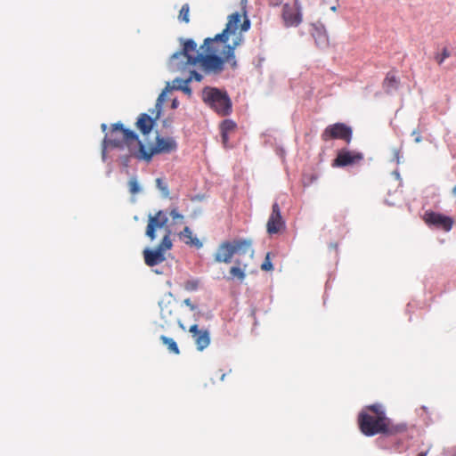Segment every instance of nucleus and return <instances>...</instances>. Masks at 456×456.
Returning <instances> with one entry per match:
<instances>
[{"instance_id": "nucleus-1", "label": "nucleus", "mask_w": 456, "mask_h": 456, "mask_svg": "<svg viewBox=\"0 0 456 456\" xmlns=\"http://www.w3.org/2000/svg\"><path fill=\"white\" fill-rule=\"evenodd\" d=\"M249 28L250 20L243 5L241 12H236L228 16L225 28L221 33L204 40L200 46L203 53H199L193 39L183 40V48L169 58L168 68L183 70L199 64L206 73L214 75L222 73L225 63L236 69L234 51L244 40L242 32L248 31Z\"/></svg>"}, {"instance_id": "nucleus-2", "label": "nucleus", "mask_w": 456, "mask_h": 456, "mask_svg": "<svg viewBox=\"0 0 456 456\" xmlns=\"http://www.w3.org/2000/svg\"><path fill=\"white\" fill-rule=\"evenodd\" d=\"M140 143L142 142L138 139L137 134L134 131L125 128L123 124L119 122L115 123L111 126L110 134H106L103 139L102 153L103 155L105 154V150L108 147L119 149L127 147L131 155L134 156V152H138V151H134L132 145L136 144L138 150H140Z\"/></svg>"}, {"instance_id": "nucleus-3", "label": "nucleus", "mask_w": 456, "mask_h": 456, "mask_svg": "<svg viewBox=\"0 0 456 456\" xmlns=\"http://www.w3.org/2000/svg\"><path fill=\"white\" fill-rule=\"evenodd\" d=\"M368 410L373 412V415L362 411L359 415L360 429L367 436H372L377 434L387 432L389 419L386 417L382 406L373 404L368 407Z\"/></svg>"}, {"instance_id": "nucleus-4", "label": "nucleus", "mask_w": 456, "mask_h": 456, "mask_svg": "<svg viewBox=\"0 0 456 456\" xmlns=\"http://www.w3.org/2000/svg\"><path fill=\"white\" fill-rule=\"evenodd\" d=\"M201 99L206 105L221 117H225L232 113V101L225 90L205 86L201 93Z\"/></svg>"}, {"instance_id": "nucleus-5", "label": "nucleus", "mask_w": 456, "mask_h": 456, "mask_svg": "<svg viewBox=\"0 0 456 456\" xmlns=\"http://www.w3.org/2000/svg\"><path fill=\"white\" fill-rule=\"evenodd\" d=\"M252 257L254 250L252 249V240L250 239H239L234 240L232 242L224 241L222 242L214 257L217 263H231L235 254H247Z\"/></svg>"}, {"instance_id": "nucleus-6", "label": "nucleus", "mask_w": 456, "mask_h": 456, "mask_svg": "<svg viewBox=\"0 0 456 456\" xmlns=\"http://www.w3.org/2000/svg\"><path fill=\"white\" fill-rule=\"evenodd\" d=\"M177 144L173 138L159 137L156 138L155 146L147 149L143 143H140V150L134 152V157L138 159L150 161L153 155L159 153H170L175 151Z\"/></svg>"}, {"instance_id": "nucleus-7", "label": "nucleus", "mask_w": 456, "mask_h": 456, "mask_svg": "<svg viewBox=\"0 0 456 456\" xmlns=\"http://www.w3.org/2000/svg\"><path fill=\"white\" fill-rule=\"evenodd\" d=\"M171 231L167 230L160 243L155 248H146L142 254L145 264L150 266H155L166 260V253L172 248L173 243L170 239Z\"/></svg>"}, {"instance_id": "nucleus-8", "label": "nucleus", "mask_w": 456, "mask_h": 456, "mask_svg": "<svg viewBox=\"0 0 456 456\" xmlns=\"http://www.w3.org/2000/svg\"><path fill=\"white\" fill-rule=\"evenodd\" d=\"M164 94L165 92L159 94L156 103V116L154 118H152L150 115L146 113H142L139 116L137 122H136V127L143 134H148L155 123V120L159 118L160 111H161V105L164 102ZM155 112V110L152 111V113Z\"/></svg>"}, {"instance_id": "nucleus-9", "label": "nucleus", "mask_w": 456, "mask_h": 456, "mask_svg": "<svg viewBox=\"0 0 456 456\" xmlns=\"http://www.w3.org/2000/svg\"><path fill=\"white\" fill-rule=\"evenodd\" d=\"M322 139L328 141L330 139H344L350 142L352 139V129L344 123H336L329 126L322 133Z\"/></svg>"}, {"instance_id": "nucleus-10", "label": "nucleus", "mask_w": 456, "mask_h": 456, "mask_svg": "<svg viewBox=\"0 0 456 456\" xmlns=\"http://www.w3.org/2000/svg\"><path fill=\"white\" fill-rule=\"evenodd\" d=\"M168 218L162 211H158L154 216H149L148 224L145 235L152 241L156 239V231L158 228H163L167 225Z\"/></svg>"}, {"instance_id": "nucleus-11", "label": "nucleus", "mask_w": 456, "mask_h": 456, "mask_svg": "<svg viewBox=\"0 0 456 456\" xmlns=\"http://www.w3.org/2000/svg\"><path fill=\"white\" fill-rule=\"evenodd\" d=\"M189 331L191 333L193 340L199 351H203L210 344V334L206 329H199L197 324L190 327Z\"/></svg>"}, {"instance_id": "nucleus-12", "label": "nucleus", "mask_w": 456, "mask_h": 456, "mask_svg": "<svg viewBox=\"0 0 456 456\" xmlns=\"http://www.w3.org/2000/svg\"><path fill=\"white\" fill-rule=\"evenodd\" d=\"M424 219L428 224L442 227L446 232L451 231L453 224L451 217L435 212L426 213Z\"/></svg>"}, {"instance_id": "nucleus-13", "label": "nucleus", "mask_w": 456, "mask_h": 456, "mask_svg": "<svg viewBox=\"0 0 456 456\" xmlns=\"http://www.w3.org/2000/svg\"><path fill=\"white\" fill-rule=\"evenodd\" d=\"M312 37L319 48H327L330 45V39L324 25L317 21L312 24Z\"/></svg>"}, {"instance_id": "nucleus-14", "label": "nucleus", "mask_w": 456, "mask_h": 456, "mask_svg": "<svg viewBox=\"0 0 456 456\" xmlns=\"http://www.w3.org/2000/svg\"><path fill=\"white\" fill-rule=\"evenodd\" d=\"M281 224V214L278 203L273 205L272 214L268 219L266 228L269 234H275L279 232Z\"/></svg>"}, {"instance_id": "nucleus-15", "label": "nucleus", "mask_w": 456, "mask_h": 456, "mask_svg": "<svg viewBox=\"0 0 456 456\" xmlns=\"http://www.w3.org/2000/svg\"><path fill=\"white\" fill-rule=\"evenodd\" d=\"M362 159L361 153L353 154L348 151H341L338 152L337 159L334 160V165L338 167H345L351 165Z\"/></svg>"}, {"instance_id": "nucleus-16", "label": "nucleus", "mask_w": 456, "mask_h": 456, "mask_svg": "<svg viewBox=\"0 0 456 456\" xmlns=\"http://www.w3.org/2000/svg\"><path fill=\"white\" fill-rule=\"evenodd\" d=\"M303 14L301 6L298 4V1L296 0L295 7L293 10L287 11V27L293 26L297 27L302 22Z\"/></svg>"}, {"instance_id": "nucleus-17", "label": "nucleus", "mask_w": 456, "mask_h": 456, "mask_svg": "<svg viewBox=\"0 0 456 456\" xmlns=\"http://www.w3.org/2000/svg\"><path fill=\"white\" fill-rule=\"evenodd\" d=\"M160 315L166 322H169L175 319L174 311L175 310V304L172 300H162L159 303Z\"/></svg>"}, {"instance_id": "nucleus-18", "label": "nucleus", "mask_w": 456, "mask_h": 456, "mask_svg": "<svg viewBox=\"0 0 456 456\" xmlns=\"http://www.w3.org/2000/svg\"><path fill=\"white\" fill-rule=\"evenodd\" d=\"M179 238L187 245L195 246L198 248L202 247V242L197 237H193L192 232L188 226H185L179 233Z\"/></svg>"}, {"instance_id": "nucleus-19", "label": "nucleus", "mask_w": 456, "mask_h": 456, "mask_svg": "<svg viewBox=\"0 0 456 456\" xmlns=\"http://www.w3.org/2000/svg\"><path fill=\"white\" fill-rule=\"evenodd\" d=\"M247 265H242L239 260L236 261V265L230 268V274L232 278H237L242 281L246 277Z\"/></svg>"}, {"instance_id": "nucleus-20", "label": "nucleus", "mask_w": 456, "mask_h": 456, "mask_svg": "<svg viewBox=\"0 0 456 456\" xmlns=\"http://www.w3.org/2000/svg\"><path fill=\"white\" fill-rule=\"evenodd\" d=\"M159 338H160L161 342L167 347V350L169 351V353L174 354H180V349H179L176 342L173 338H168L164 335L160 336Z\"/></svg>"}, {"instance_id": "nucleus-21", "label": "nucleus", "mask_w": 456, "mask_h": 456, "mask_svg": "<svg viewBox=\"0 0 456 456\" xmlns=\"http://www.w3.org/2000/svg\"><path fill=\"white\" fill-rule=\"evenodd\" d=\"M384 86L387 93H392L398 86V81L395 76L392 73H388L386 79L384 80Z\"/></svg>"}, {"instance_id": "nucleus-22", "label": "nucleus", "mask_w": 456, "mask_h": 456, "mask_svg": "<svg viewBox=\"0 0 456 456\" xmlns=\"http://www.w3.org/2000/svg\"><path fill=\"white\" fill-rule=\"evenodd\" d=\"M237 127V125L234 121L232 119H224L220 124V130L221 132L226 133V134H232L235 131Z\"/></svg>"}, {"instance_id": "nucleus-23", "label": "nucleus", "mask_w": 456, "mask_h": 456, "mask_svg": "<svg viewBox=\"0 0 456 456\" xmlns=\"http://www.w3.org/2000/svg\"><path fill=\"white\" fill-rule=\"evenodd\" d=\"M195 66H190V68L186 69H183V70H174V72H184V71H188L190 73V76L187 77V79L189 80V83L194 79L198 82H200L202 79H203V76L200 73H198L197 71H195L194 69H191L192 68H194ZM170 70L173 71L172 69L169 68Z\"/></svg>"}, {"instance_id": "nucleus-24", "label": "nucleus", "mask_w": 456, "mask_h": 456, "mask_svg": "<svg viewBox=\"0 0 456 456\" xmlns=\"http://www.w3.org/2000/svg\"><path fill=\"white\" fill-rule=\"evenodd\" d=\"M178 19L180 21L185 23H188L190 21V5L188 4H183L179 12Z\"/></svg>"}, {"instance_id": "nucleus-25", "label": "nucleus", "mask_w": 456, "mask_h": 456, "mask_svg": "<svg viewBox=\"0 0 456 456\" xmlns=\"http://www.w3.org/2000/svg\"><path fill=\"white\" fill-rule=\"evenodd\" d=\"M128 188H129V191L134 195L140 191V190H141L140 185H139L137 178L135 176L131 177L129 179Z\"/></svg>"}, {"instance_id": "nucleus-26", "label": "nucleus", "mask_w": 456, "mask_h": 456, "mask_svg": "<svg viewBox=\"0 0 456 456\" xmlns=\"http://www.w3.org/2000/svg\"><path fill=\"white\" fill-rule=\"evenodd\" d=\"M157 187L159 189V191L162 192V194L165 197H168L169 195V190L166 183L163 182L161 178L156 179Z\"/></svg>"}, {"instance_id": "nucleus-27", "label": "nucleus", "mask_w": 456, "mask_h": 456, "mask_svg": "<svg viewBox=\"0 0 456 456\" xmlns=\"http://www.w3.org/2000/svg\"><path fill=\"white\" fill-rule=\"evenodd\" d=\"M170 216L173 219L174 223L183 224V216L181 215L176 208H174L170 211Z\"/></svg>"}, {"instance_id": "nucleus-28", "label": "nucleus", "mask_w": 456, "mask_h": 456, "mask_svg": "<svg viewBox=\"0 0 456 456\" xmlns=\"http://www.w3.org/2000/svg\"><path fill=\"white\" fill-rule=\"evenodd\" d=\"M261 269L265 272L273 270V265H272V262L270 259V253L266 254V256H265L263 264L261 265Z\"/></svg>"}, {"instance_id": "nucleus-29", "label": "nucleus", "mask_w": 456, "mask_h": 456, "mask_svg": "<svg viewBox=\"0 0 456 456\" xmlns=\"http://www.w3.org/2000/svg\"><path fill=\"white\" fill-rule=\"evenodd\" d=\"M451 55L450 52L448 51L447 48H444L443 49V52L441 54H436L435 56V59L436 61L439 63V64H442L444 62V61L448 58L449 56Z\"/></svg>"}, {"instance_id": "nucleus-30", "label": "nucleus", "mask_w": 456, "mask_h": 456, "mask_svg": "<svg viewBox=\"0 0 456 456\" xmlns=\"http://www.w3.org/2000/svg\"><path fill=\"white\" fill-rule=\"evenodd\" d=\"M199 287V281L195 280L187 281L184 283V289L188 291L196 290Z\"/></svg>"}, {"instance_id": "nucleus-31", "label": "nucleus", "mask_w": 456, "mask_h": 456, "mask_svg": "<svg viewBox=\"0 0 456 456\" xmlns=\"http://www.w3.org/2000/svg\"><path fill=\"white\" fill-rule=\"evenodd\" d=\"M175 89L181 90V91L184 92L185 94H187L188 95L191 94V89L190 88L188 84H185L183 86H175Z\"/></svg>"}, {"instance_id": "nucleus-32", "label": "nucleus", "mask_w": 456, "mask_h": 456, "mask_svg": "<svg viewBox=\"0 0 456 456\" xmlns=\"http://www.w3.org/2000/svg\"><path fill=\"white\" fill-rule=\"evenodd\" d=\"M185 84H189V80L187 78L186 79L175 78L173 81V88L175 89V86H183Z\"/></svg>"}, {"instance_id": "nucleus-33", "label": "nucleus", "mask_w": 456, "mask_h": 456, "mask_svg": "<svg viewBox=\"0 0 456 456\" xmlns=\"http://www.w3.org/2000/svg\"><path fill=\"white\" fill-rule=\"evenodd\" d=\"M229 135H230V134H226V133L221 132L222 142H223V144L225 147L227 146L228 142H229Z\"/></svg>"}, {"instance_id": "nucleus-34", "label": "nucleus", "mask_w": 456, "mask_h": 456, "mask_svg": "<svg viewBox=\"0 0 456 456\" xmlns=\"http://www.w3.org/2000/svg\"><path fill=\"white\" fill-rule=\"evenodd\" d=\"M411 134L415 136L414 141L416 143H419L422 141V136L418 133L417 130H413Z\"/></svg>"}, {"instance_id": "nucleus-35", "label": "nucleus", "mask_w": 456, "mask_h": 456, "mask_svg": "<svg viewBox=\"0 0 456 456\" xmlns=\"http://www.w3.org/2000/svg\"><path fill=\"white\" fill-rule=\"evenodd\" d=\"M183 303L190 307L191 310H195L197 308V306L191 303V299L190 298H186L183 300Z\"/></svg>"}, {"instance_id": "nucleus-36", "label": "nucleus", "mask_w": 456, "mask_h": 456, "mask_svg": "<svg viewBox=\"0 0 456 456\" xmlns=\"http://www.w3.org/2000/svg\"><path fill=\"white\" fill-rule=\"evenodd\" d=\"M393 152H394L395 159V160H396V162L399 164V163H400V151H399V150H397V149H394V150H393Z\"/></svg>"}, {"instance_id": "nucleus-37", "label": "nucleus", "mask_w": 456, "mask_h": 456, "mask_svg": "<svg viewBox=\"0 0 456 456\" xmlns=\"http://www.w3.org/2000/svg\"><path fill=\"white\" fill-rule=\"evenodd\" d=\"M283 0H269L270 4L273 6L280 5Z\"/></svg>"}, {"instance_id": "nucleus-38", "label": "nucleus", "mask_w": 456, "mask_h": 456, "mask_svg": "<svg viewBox=\"0 0 456 456\" xmlns=\"http://www.w3.org/2000/svg\"><path fill=\"white\" fill-rule=\"evenodd\" d=\"M393 175H395V177L399 180L400 179V174L398 171H394L393 172Z\"/></svg>"}, {"instance_id": "nucleus-39", "label": "nucleus", "mask_w": 456, "mask_h": 456, "mask_svg": "<svg viewBox=\"0 0 456 456\" xmlns=\"http://www.w3.org/2000/svg\"><path fill=\"white\" fill-rule=\"evenodd\" d=\"M281 15L285 20V6L282 8Z\"/></svg>"}, {"instance_id": "nucleus-40", "label": "nucleus", "mask_w": 456, "mask_h": 456, "mask_svg": "<svg viewBox=\"0 0 456 456\" xmlns=\"http://www.w3.org/2000/svg\"><path fill=\"white\" fill-rule=\"evenodd\" d=\"M101 127H102V130L103 132H105V131H106V129H107V125H106V124H102Z\"/></svg>"}, {"instance_id": "nucleus-41", "label": "nucleus", "mask_w": 456, "mask_h": 456, "mask_svg": "<svg viewBox=\"0 0 456 456\" xmlns=\"http://www.w3.org/2000/svg\"><path fill=\"white\" fill-rule=\"evenodd\" d=\"M176 105H177V102H176L175 100V101H173V102H172V107H173V108H176Z\"/></svg>"}, {"instance_id": "nucleus-42", "label": "nucleus", "mask_w": 456, "mask_h": 456, "mask_svg": "<svg viewBox=\"0 0 456 456\" xmlns=\"http://www.w3.org/2000/svg\"><path fill=\"white\" fill-rule=\"evenodd\" d=\"M452 194L456 196V185L452 188Z\"/></svg>"}, {"instance_id": "nucleus-43", "label": "nucleus", "mask_w": 456, "mask_h": 456, "mask_svg": "<svg viewBox=\"0 0 456 456\" xmlns=\"http://www.w3.org/2000/svg\"><path fill=\"white\" fill-rule=\"evenodd\" d=\"M224 377H225V374H224V373H223V374L221 375L220 379L223 381V380L224 379Z\"/></svg>"}, {"instance_id": "nucleus-44", "label": "nucleus", "mask_w": 456, "mask_h": 456, "mask_svg": "<svg viewBox=\"0 0 456 456\" xmlns=\"http://www.w3.org/2000/svg\"><path fill=\"white\" fill-rule=\"evenodd\" d=\"M330 9H331V11L335 12L337 10V7L336 6H332Z\"/></svg>"}, {"instance_id": "nucleus-45", "label": "nucleus", "mask_w": 456, "mask_h": 456, "mask_svg": "<svg viewBox=\"0 0 456 456\" xmlns=\"http://www.w3.org/2000/svg\"><path fill=\"white\" fill-rule=\"evenodd\" d=\"M179 325H180V327H181L182 329H183V330H184V326H183L181 322H179Z\"/></svg>"}, {"instance_id": "nucleus-46", "label": "nucleus", "mask_w": 456, "mask_h": 456, "mask_svg": "<svg viewBox=\"0 0 456 456\" xmlns=\"http://www.w3.org/2000/svg\"><path fill=\"white\" fill-rule=\"evenodd\" d=\"M246 4V0H241V4Z\"/></svg>"}]
</instances>
